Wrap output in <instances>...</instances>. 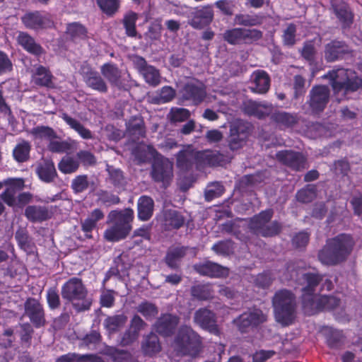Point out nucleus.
<instances>
[{"mask_svg":"<svg viewBox=\"0 0 362 362\" xmlns=\"http://www.w3.org/2000/svg\"><path fill=\"white\" fill-rule=\"evenodd\" d=\"M80 166L78 160L72 156H64L58 164L59 170L64 174H71L78 170Z\"/></svg>","mask_w":362,"mask_h":362,"instance_id":"42","label":"nucleus"},{"mask_svg":"<svg viewBox=\"0 0 362 362\" xmlns=\"http://www.w3.org/2000/svg\"><path fill=\"white\" fill-rule=\"evenodd\" d=\"M31 146L28 141H22L16 145L13 151L14 159L18 163H23L28 160Z\"/></svg>","mask_w":362,"mask_h":362,"instance_id":"46","label":"nucleus"},{"mask_svg":"<svg viewBox=\"0 0 362 362\" xmlns=\"http://www.w3.org/2000/svg\"><path fill=\"white\" fill-rule=\"evenodd\" d=\"M62 296L63 298L70 301L83 300L86 296V290L80 279L72 278L63 286ZM73 305L76 310L82 311L89 309L90 302L88 300H83L81 303H76Z\"/></svg>","mask_w":362,"mask_h":362,"instance_id":"7","label":"nucleus"},{"mask_svg":"<svg viewBox=\"0 0 362 362\" xmlns=\"http://www.w3.org/2000/svg\"><path fill=\"white\" fill-rule=\"evenodd\" d=\"M269 116L272 122L285 128H292L299 122V117L296 113L274 110Z\"/></svg>","mask_w":362,"mask_h":362,"instance_id":"23","label":"nucleus"},{"mask_svg":"<svg viewBox=\"0 0 362 362\" xmlns=\"http://www.w3.org/2000/svg\"><path fill=\"white\" fill-rule=\"evenodd\" d=\"M15 339L13 329L11 327L6 328L0 334V347L4 349L11 347Z\"/></svg>","mask_w":362,"mask_h":362,"instance_id":"61","label":"nucleus"},{"mask_svg":"<svg viewBox=\"0 0 362 362\" xmlns=\"http://www.w3.org/2000/svg\"><path fill=\"white\" fill-rule=\"evenodd\" d=\"M320 296L313 295L311 293H305L303 295L302 305L305 314L313 315L321 310Z\"/></svg>","mask_w":362,"mask_h":362,"instance_id":"32","label":"nucleus"},{"mask_svg":"<svg viewBox=\"0 0 362 362\" xmlns=\"http://www.w3.org/2000/svg\"><path fill=\"white\" fill-rule=\"evenodd\" d=\"M330 81L334 95L338 102L347 95L356 91L362 85V80L351 69H338L325 76Z\"/></svg>","mask_w":362,"mask_h":362,"instance_id":"3","label":"nucleus"},{"mask_svg":"<svg viewBox=\"0 0 362 362\" xmlns=\"http://www.w3.org/2000/svg\"><path fill=\"white\" fill-rule=\"evenodd\" d=\"M274 211L271 209L261 211L251 218L248 227L257 235L273 237L280 233L282 225L277 221H272Z\"/></svg>","mask_w":362,"mask_h":362,"instance_id":"6","label":"nucleus"},{"mask_svg":"<svg viewBox=\"0 0 362 362\" xmlns=\"http://www.w3.org/2000/svg\"><path fill=\"white\" fill-rule=\"evenodd\" d=\"M212 250L218 255H229L233 252V243L231 240L220 241L214 245Z\"/></svg>","mask_w":362,"mask_h":362,"instance_id":"64","label":"nucleus"},{"mask_svg":"<svg viewBox=\"0 0 362 362\" xmlns=\"http://www.w3.org/2000/svg\"><path fill=\"white\" fill-rule=\"evenodd\" d=\"M5 185L9 187L2 193V199L9 206H13L16 204L15 194L24 187V180L23 179H8L4 182Z\"/></svg>","mask_w":362,"mask_h":362,"instance_id":"24","label":"nucleus"},{"mask_svg":"<svg viewBox=\"0 0 362 362\" xmlns=\"http://www.w3.org/2000/svg\"><path fill=\"white\" fill-rule=\"evenodd\" d=\"M100 72L111 85L115 86L121 85L122 72L115 64L111 63L103 64L100 67Z\"/></svg>","mask_w":362,"mask_h":362,"instance_id":"33","label":"nucleus"},{"mask_svg":"<svg viewBox=\"0 0 362 362\" xmlns=\"http://www.w3.org/2000/svg\"><path fill=\"white\" fill-rule=\"evenodd\" d=\"M21 20L25 27L30 29L50 27L52 25V22L48 18L42 16L39 11L27 13Z\"/></svg>","mask_w":362,"mask_h":362,"instance_id":"20","label":"nucleus"},{"mask_svg":"<svg viewBox=\"0 0 362 362\" xmlns=\"http://www.w3.org/2000/svg\"><path fill=\"white\" fill-rule=\"evenodd\" d=\"M315 188L313 186H308L299 190L296 194V199L302 203H309L316 197Z\"/></svg>","mask_w":362,"mask_h":362,"instance_id":"60","label":"nucleus"},{"mask_svg":"<svg viewBox=\"0 0 362 362\" xmlns=\"http://www.w3.org/2000/svg\"><path fill=\"white\" fill-rule=\"evenodd\" d=\"M349 52V47L344 42L332 40L325 45V58L327 62H334Z\"/></svg>","mask_w":362,"mask_h":362,"instance_id":"18","label":"nucleus"},{"mask_svg":"<svg viewBox=\"0 0 362 362\" xmlns=\"http://www.w3.org/2000/svg\"><path fill=\"white\" fill-rule=\"evenodd\" d=\"M252 83L254 86L251 88L252 92L264 94L267 93L270 87V77L264 70H257L253 72Z\"/></svg>","mask_w":362,"mask_h":362,"instance_id":"25","label":"nucleus"},{"mask_svg":"<svg viewBox=\"0 0 362 362\" xmlns=\"http://www.w3.org/2000/svg\"><path fill=\"white\" fill-rule=\"evenodd\" d=\"M39 177L44 182H53L57 176L54 163L51 160H44L37 168Z\"/></svg>","mask_w":362,"mask_h":362,"instance_id":"31","label":"nucleus"},{"mask_svg":"<svg viewBox=\"0 0 362 362\" xmlns=\"http://www.w3.org/2000/svg\"><path fill=\"white\" fill-rule=\"evenodd\" d=\"M330 97V90L324 85L314 86L309 92L306 103L311 114L317 115L326 108Z\"/></svg>","mask_w":362,"mask_h":362,"instance_id":"9","label":"nucleus"},{"mask_svg":"<svg viewBox=\"0 0 362 362\" xmlns=\"http://www.w3.org/2000/svg\"><path fill=\"white\" fill-rule=\"evenodd\" d=\"M195 272L210 278H221L228 275V268L211 261H205L193 265Z\"/></svg>","mask_w":362,"mask_h":362,"instance_id":"15","label":"nucleus"},{"mask_svg":"<svg viewBox=\"0 0 362 362\" xmlns=\"http://www.w3.org/2000/svg\"><path fill=\"white\" fill-rule=\"evenodd\" d=\"M154 202L148 196H141L137 203L138 217L141 221L149 220L153 213Z\"/></svg>","mask_w":362,"mask_h":362,"instance_id":"30","label":"nucleus"},{"mask_svg":"<svg viewBox=\"0 0 362 362\" xmlns=\"http://www.w3.org/2000/svg\"><path fill=\"white\" fill-rule=\"evenodd\" d=\"M196 325H199L202 329L209 332L216 336H219L221 330L216 318H194Z\"/></svg>","mask_w":362,"mask_h":362,"instance_id":"48","label":"nucleus"},{"mask_svg":"<svg viewBox=\"0 0 362 362\" xmlns=\"http://www.w3.org/2000/svg\"><path fill=\"white\" fill-rule=\"evenodd\" d=\"M132 62L148 84L157 86L160 83L161 76L159 70L148 64L144 57L135 55L132 57Z\"/></svg>","mask_w":362,"mask_h":362,"instance_id":"11","label":"nucleus"},{"mask_svg":"<svg viewBox=\"0 0 362 362\" xmlns=\"http://www.w3.org/2000/svg\"><path fill=\"white\" fill-rule=\"evenodd\" d=\"M52 75L45 66H37L33 75V80L36 85L40 86L52 87Z\"/></svg>","mask_w":362,"mask_h":362,"instance_id":"35","label":"nucleus"},{"mask_svg":"<svg viewBox=\"0 0 362 362\" xmlns=\"http://www.w3.org/2000/svg\"><path fill=\"white\" fill-rule=\"evenodd\" d=\"M354 245V241L351 235L340 234L327 240L318 252V259L325 265H337L347 259Z\"/></svg>","mask_w":362,"mask_h":362,"instance_id":"2","label":"nucleus"},{"mask_svg":"<svg viewBox=\"0 0 362 362\" xmlns=\"http://www.w3.org/2000/svg\"><path fill=\"white\" fill-rule=\"evenodd\" d=\"M180 318H158L154 330L163 337L172 336L178 325Z\"/></svg>","mask_w":362,"mask_h":362,"instance_id":"26","label":"nucleus"},{"mask_svg":"<svg viewBox=\"0 0 362 362\" xmlns=\"http://www.w3.org/2000/svg\"><path fill=\"white\" fill-rule=\"evenodd\" d=\"M127 130L129 134L137 138L145 136L144 122L139 115L132 117L127 124Z\"/></svg>","mask_w":362,"mask_h":362,"instance_id":"37","label":"nucleus"},{"mask_svg":"<svg viewBox=\"0 0 362 362\" xmlns=\"http://www.w3.org/2000/svg\"><path fill=\"white\" fill-rule=\"evenodd\" d=\"M247 139L229 133L227 139L228 146L230 151H236L246 145Z\"/></svg>","mask_w":362,"mask_h":362,"instance_id":"63","label":"nucleus"},{"mask_svg":"<svg viewBox=\"0 0 362 362\" xmlns=\"http://www.w3.org/2000/svg\"><path fill=\"white\" fill-rule=\"evenodd\" d=\"M190 115L187 109L174 107L170 110L168 117L172 122H182L187 120Z\"/></svg>","mask_w":362,"mask_h":362,"instance_id":"59","label":"nucleus"},{"mask_svg":"<svg viewBox=\"0 0 362 362\" xmlns=\"http://www.w3.org/2000/svg\"><path fill=\"white\" fill-rule=\"evenodd\" d=\"M176 167L181 171L187 173L194 169L201 170L206 166L221 165L232 157L219 153L197 151L192 145H182L181 149L175 154Z\"/></svg>","mask_w":362,"mask_h":362,"instance_id":"1","label":"nucleus"},{"mask_svg":"<svg viewBox=\"0 0 362 362\" xmlns=\"http://www.w3.org/2000/svg\"><path fill=\"white\" fill-rule=\"evenodd\" d=\"M163 224L166 230L178 229L184 226L186 217L175 209H167L163 213Z\"/></svg>","mask_w":362,"mask_h":362,"instance_id":"22","label":"nucleus"},{"mask_svg":"<svg viewBox=\"0 0 362 362\" xmlns=\"http://www.w3.org/2000/svg\"><path fill=\"white\" fill-rule=\"evenodd\" d=\"M100 8L107 16L115 14L119 8V0H96Z\"/></svg>","mask_w":362,"mask_h":362,"instance_id":"58","label":"nucleus"},{"mask_svg":"<svg viewBox=\"0 0 362 362\" xmlns=\"http://www.w3.org/2000/svg\"><path fill=\"white\" fill-rule=\"evenodd\" d=\"M25 313L28 317H43L44 311L40 302L28 298L25 303Z\"/></svg>","mask_w":362,"mask_h":362,"instance_id":"52","label":"nucleus"},{"mask_svg":"<svg viewBox=\"0 0 362 362\" xmlns=\"http://www.w3.org/2000/svg\"><path fill=\"white\" fill-rule=\"evenodd\" d=\"M90 185H93L94 183L91 182ZM89 185L90 182L88 181V175H80L72 180L71 187L75 193L78 194L87 189Z\"/></svg>","mask_w":362,"mask_h":362,"instance_id":"56","label":"nucleus"},{"mask_svg":"<svg viewBox=\"0 0 362 362\" xmlns=\"http://www.w3.org/2000/svg\"><path fill=\"white\" fill-rule=\"evenodd\" d=\"M296 25L289 23L283 33L284 44L286 46H293L296 43Z\"/></svg>","mask_w":362,"mask_h":362,"instance_id":"62","label":"nucleus"},{"mask_svg":"<svg viewBox=\"0 0 362 362\" xmlns=\"http://www.w3.org/2000/svg\"><path fill=\"white\" fill-rule=\"evenodd\" d=\"M141 349L144 355L153 356L161 351V344L158 337L154 333H150L144 339Z\"/></svg>","mask_w":362,"mask_h":362,"instance_id":"28","label":"nucleus"},{"mask_svg":"<svg viewBox=\"0 0 362 362\" xmlns=\"http://www.w3.org/2000/svg\"><path fill=\"white\" fill-rule=\"evenodd\" d=\"M190 293L195 299L206 300L212 297V289L209 284H197L191 287Z\"/></svg>","mask_w":362,"mask_h":362,"instance_id":"45","label":"nucleus"},{"mask_svg":"<svg viewBox=\"0 0 362 362\" xmlns=\"http://www.w3.org/2000/svg\"><path fill=\"white\" fill-rule=\"evenodd\" d=\"M19 247L26 252L32 251L34 244L28 235V230L24 228H18L15 233Z\"/></svg>","mask_w":362,"mask_h":362,"instance_id":"44","label":"nucleus"},{"mask_svg":"<svg viewBox=\"0 0 362 362\" xmlns=\"http://www.w3.org/2000/svg\"><path fill=\"white\" fill-rule=\"evenodd\" d=\"M151 176L154 182L167 187L173 177V163L161 155L157 156L152 163Z\"/></svg>","mask_w":362,"mask_h":362,"instance_id":"8","label":"nucleus"},{"mask_svg":"<svg viewBox=\"0 0 362 362\" xmlns=\"http://www.w3.org/2000/svg\"><path fill=\"white\" fill-rule=\"evenodd\" d=\"M264 180L262 173H258L253 175H247L242 177L237 184L240 190L245 191L260 184Z\"/></svg>","mask_w":362,"mask_h":362,"instance_id":"38","label":"nucleus"},{"mask_svg":"<svg viewBox=\"0 0 362 362\" xmlns=\"http://www.w3.org/2000/svg\"><path fill=\"white\" fill-rule=\"evenodd\" d=\"M327 344L330 348H338L344 337L342 331L334 329L332 327L327 329Z\"/></svg>","mask_w":362,"mask_h":362,"instance_id":"55","label":"nucleus"},{"mask_svg":"<svg viewBox=\"0 0 362 362\" xmlns=\"http://www.w3.org/2000/svg\"><path fill=\"white\" fill-rule=\"evenodd\" d=\"M242 110L245 115L262 119L272 113L274 106L272 103L248 100L243 103Z\"/></svg>","mask_w":362,"mask_h":362,"instance_id":"14","label":"nucleus"},{"mask_svg":"<svg viewBox=\"0 0 362 362\" xmlns=\"http://www.w3.org/2000/svg\"><path fill=\"white\" fill-rule=\"evenodd\" d=\"M214 20V10L207 5L196 8L190 13L188 24L194 29L201 30L209 25Z\"/></svg>","mask_w":362,"mask_h":362,"instance_id":"12","label":"nucleus"},{"mask_svg":"<svg viewBox=\"0 0 362 362\" xmlns=\"http://www.w3.org/2000/svg\"><path fill=\"white\" fill-rule=\"evenodd\" d=\"M143 324L142 318H132V326L137 327V328L134 327L133 329L130 328L124 332L121 341L123 346L129 345L138 339L139 331Z\"/></svg>","mask_w":362,"mask_h":362,"instance_id":"39","label":"nucleus"},{"mask_svg":"<svg viewBox=\"0 0 362 362\" xmlns=\"http://www.w3.org/2000/svg\"><path fill=\"white\" fill-rule=\"evenodd\" d=\"M17 42L26 51L34 55L38 56L44 52L42 47L27 33L18 32Z\"/></svg>","mask_w":362,"mask_h":362,"instance_id":"27","label":"nucleus"},{"mask_svg":"<svg viewBox=\"0 0 362 362\" xmlns=\"http://www.w3.org/2000/svg\"><path fill=\"white\" fill-rule=\"evenodd\" d=\"M108 218L112 226L105 232V238L109 241H118L124 238L132 229L131 223L134 218V211L130 208L121 211H112Z\"/></svg>","mask_w":362,"mask_h":362,"instance_id":"5","label":"nucleus"},{"mask_svg":"<svg viewBox=\"0 0 362 362\" xmlns=\"http://www.w3.org/2000/svg\"><path fill=\"white\" fill-rule=\"evenodd\" d=\"M21 330L19 332L21 345L23 348H29L31 345V340L33 334V329L30 324H20Z\"/></svg>","mask_w":362,"mask_h":362,"instance_id":"54","label":"nucleus"},{"mask_svg":"<svg viewBox=\"0 0 362 362\" xmlns=\"http://www.w3.org/2000/svg\"><path fill=\"white\" fill-rule=\"evenodd\" d=\"M138 19V14L133 11H129L123 18V25L125 28L126 34L129 37L136 35V21Z\"/></svg>","mask_w":362,"mask_h":362,"instance_id":"51","label":"nucleus"},{"mask_svg":"<svg viewBox=\"0 0 362 362\" xmlns=\"http://www.w3.org/2000/svg\"><path fill=\"white\" fill-rule=\"evenodd\" d=\"M229 133L240 137L248 139L252 131V125L246 121L236 119L230 123Z\"/></svg>","mask_w":362,"mask_h":362,"instance_id":"34","label":"nucleus"},{"mask_svg":"<svg viewBox=\"0 0 362 362\" xmlns=\"http://www.w3.org/2000/svg\"><path fill=\"white\" fill-rule=\"evenodd\" d=\"M303 279L307 284L303 291L310 293L322 281V276L316 273H305L303 274Z\"/></svg>","mask_w":362,"mask_h":362,"instance_id":"57","label":"nucleus"},{"mask_svg":"<svg viewBox=\"0 0 362 362\" xmlns=\"http://www.w3.org/2000/svg\"><path fill=\"white\" fill-rule=\"evenodd\" d=\"M276 158L279 162L295 171H303L308 168L306 156L298 151H281L276 154Z\"/></svg>","mask_w":362,"mask_h":362,"instance_id":"10","label":"nucleus"},{"mask_svg":"<svg viewBox=\"0 0 362 362\" xmlns=\"http://www.w3.org/2000/svg\"><path fill=\"white\" fill-rule=\"evenodd\" d=\"M25 216L33 223L42 222L49 218V213L45 206L31 205L25 209Z\"/></svg>","mask_w":362,"mask_h":362,"instance_id":"29","label":"nucleus"},{"mask_svg":"<svg viewBox=\"0 0 362 362\" xmlns=\"http://www.w3.org/2000/svg\"><path fill=\"white\" fill-rule=\"evenodd\" d=\"M104 214L100 209H96L81 223L82 230L86 233L91 232L96 226V223L103 218Z\"/></svg>","mask_w":362,"mask_h":362,"instance_id":"49","label":"nucleus"},{"mask_svg":"<svg viewBox=\"0 0 362 362\" xmlns=\"http://www.w3.org/2000/svg\"><path fill=\"white\" fill-rule=\"evenodd\" d=\"M88 71L83 73L86 86L100 93H107L108 88L104 78L95 71L87 67Z\"/></svg>","mask_w":362,"mask_h":362,"instance_id":"21","label":"nucleus"},{"mask_svg":"<svg viewBox=\"0 0 362 362\" xmlns=\"http://www.w3.org/2000/svg\"><path fill=\"white\" fill-rule=\"evenodd\" d=\"M225 188L219 182H214L208 184L204 191V198L210 202L216 198L220 197L224 192Z\"/></svg>","mask_w":362,"mask_h":362,"instance_id":"50","label":"nucleus"},{"mask_svg":"<svg viewBox=\"0 0 362 362\" xmlns=\"http://www.w3.org/2000/svg\"><path fill=\"white\" fill-rule=\"evenodd\" d=\"M174 347L178 354L194 358L202 351V339L190 327L182 326L175 337Z\"/></svg>","mask_w":362,"mask_h":362,"instance_id":"4","label":"nucleus"},{"mask_svg":"<svg viewBox=\"0 0 362 362\" xmlns=\"http://www.w3.org/2000/svg\"><path fill=\"white\" fill-rule=\"evenodd\" d=\"M187 253H190L194 257L197 254L196 249L185 246L170 247L167 251L165 262L170 268L177 269L179 267L177 262Z\"/></svg>","mask_w":362,"mask_h":362,"instance_id":"16","label":"nucleus"},{"mask_svg":"<svg viewBox=\"0 0 362 362\" xmlns=\"http://www.w3.org/2000/svg\"><path fill=\"white\" fill-rule=\"evenodd\" d=\"M30 132L36 139H45L51 141L57 138V133L54 129L47 126H37L32 129Z\"/></svg>","mask_w":362,"mask_h":362,"instance_id":"53","label":"nucleus"},{"mask_svg":"<svg viewBox=\"0 0 362 362\" xmlns=\"http://www.w3.org/2000/svg\"><path fill=\"white\" fill-rule=\"evenodd\" d=\"M106 170L108 173V180L115 187L123 189L127 184L123 172L112 165H107Z\"/></svg>","mask_w":362,"mask_h":362,"instance_id":"40","label":"nucleus"},{"mask_svg":"<svg viewBox=\"0 0 362 362\" xmlns=\"http://www.w3.org/2000/svg\"><path fill=\"white\" fill-rule=\"evenodd\" d=\"M223 39L233 45L244 43L243 28H236L226 30L223 33Z\"/></svg>","mask_w":362,"mask_h":362,"instance_id":"47","label":"nucleus"},{"mask_svg":"<svg viewBox=\"0 0 362 362\" xmlns=\"http://www.w3.org/2000/svg\"><path fill=\"white\" fill-rule=\"evenodd\" d=\"M333 12L343 28H349L353 23V14L343 0H331Z\"/></svg>","mask_w":362,"mask_h":362,"instance_id":"19","label":"nucleus"},{"mask_svg":"<svg viewBox=\"0 0 362 362\" xmlns=\"http://www.w3.org/2000/svg\"><path fill=\"white\" fill-rule=\"evenodd\" d=\"M62 119L74 130H75L83 139H90L93 138L92 132L86 128L79 121L72 118L66 113L62 114Z\"/></svg>","mask_w":362,"mask_h":362,"instance_id":"36","label":"nucleus"},{"mask_svg":"<svg viewBox=\"0 0 362 362\" xmlns=\"http://www.w3.org/2000/svg\"><path fill=\"white\" fill-rule=\"evenodd\" d=\"M263 20V16L256 14H238L234 19L236 24L247 27L259 25L262 23Z\"/></svg>","mask_w":362,"mask_h":362,"instance_id":"43","label":"nucleus"},{"mask_svg":"<svg viewBox=\"0 0 362 362\" xmlns=\"http://www.w3.org/2000/svg\"><path fill=\"white\" fill-rule=\"evenodd\" d=\"M86 361H90L91 362H104L100 357L95 355H78L75 353H68L62 355L57 359L56 362H81Z\"/></svg>","mask_w":362,"mask_h":362,"instance_id":"41","label":"nucleus"},{"mask_svg":"<svg viewBox=\"0 0 362 362\" xmlns=\"http://www.w3.org/2000/svg\"><path fill=\"white\" fill-rule=\"evenodd\" d=\"M273 304L275 309L281 311L282 314L292 315L296 309L295 296L288 290H281L274 296Z\"/></svg>","mask_w":362,"mask_h":362,"instance_id":"13","label":"nucleus"},{"mask_svg":"<svg viewBox=\"0 0 362 362\" xmlns=\"http://www.w3.org/2000/svg\"><path fill=\"white\" fill-rule=\"evenodd\" d=\"M206 95V88L202 83H188L182 90V98L187 100H192L194 105L201 103Z\"/></svg>","mask_w":362,"mask_h":362,"instance_id":"17","label":"nucleus"}]
</instances>
